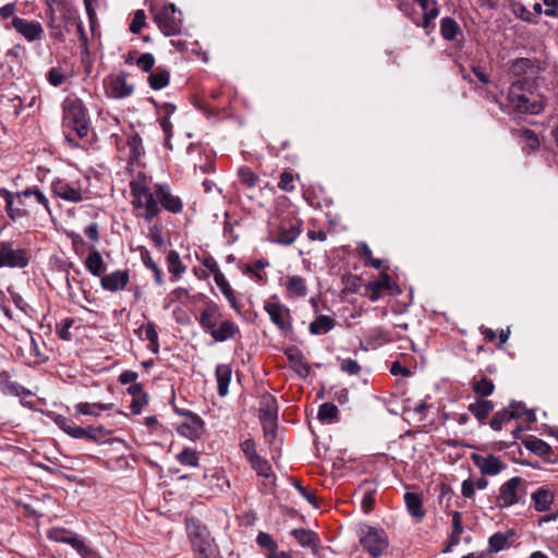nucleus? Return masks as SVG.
Segmentation results:
<instances>
[{
  "instance_id": "nucleus-1",
  "label": "nucleus",
  "mask_w": 558,
  "mask_h": 558,
  "mask_svg": "<svg viewBox=\"0 0 558 558\" xmlns=\"http://www.w3.org/2000/svg\"><path fill=\"white\" fill-rule=\"evenodd\" d=\"M196 298L204 301V307L195 316V319L202 330L210 336L215 342H226L241 336L239 325L230 317L225 318L218 303L202 293L194 296V299Z\"/></svg>"
},
{
  "instance_id": "nucleus-2",
  "label": "nucleus",
  "mask_w": 558,
  "mask_h": 558,
  "mask_svg": "<svg viewBox=\"0 0 558 558\" xmlns=\"http://www.w3.org/2000/svg\"><path fill=\"white\" fill-rule=\"evenodd\" d=\"M500 108L508 114H538L544 105L532 80L517 78L509 86L506 102H500Z\"/></svg>"
},
{
  "instance_id": "nucleus-3",
  "label": "nucleus",
  "mask_w": 558,
  "mask_h": 558,
  "mask_svg": "<svg viewBox=\"0 0 558 558\" xmlns=\"http://www.w3.org/2000/svg\"><path fill=\"white\" fill-rule=\"evenodd\" d=\"M186 532L195 558H222L208 527L198 519H186Z\"/></svg>"
},
{
  "instance_id": "nucleus-4",
  "label": "nucleus",
  "mask_w": 558,
  "mask_h": 558,
  "mask_svg": "<svg viewBox=\"0 0 558 558\" xmlns=\"http://www.w3.org/2000/svg\"><path fill=\"white\" fill-rule=\"evenodd\" d=\"M526 495L527 482L520 476H513L500 485L495 502L500 509L510 508L524 504Z\"/></svg>"
},
{
  "instance_id": "nucleus-5",
  "label": "nucleus",
  "mask_w": 558,
  "mask_h": 558,
  "mask_svg": "<svg viewBox=\"0 0 558 558\" xmlns=\"http://www.w3.org/2000/svg\"><path fill=\"white\" fill-rule=\"evenodd\" d=\"M360 544L373 558L381 557L389 546L386 531L381 527L364 524L359 530Z\"/></svg>"
},
{
  "instance_id": "nucleus-6",
  "label": "nucleus",
  "mask_w": 558,
  "mask_h": 558,
  "mask_svg": "<svg viewBox=\"0 0 558 558\" xmlns=\"http://www.w3.org/2000/svg\"><path fill=\"white\" fill-rule=\"evenodd\" d=\"M263 307L268 314L270 322L281 335L288 336L293 331L291 310L280 301L277 294H272L266 299Z\"/></svg>"
},
{
  "instance_id": "nucleus-7",
  "label": "nucleus",
  "mask_w": 558,
  "mask_h": 558,
  "mask_svg": "<svg viewBox=\"0 0 558 558\" xmlns=\"http://www.w3.org/2000/svg\"><path fill=\"white\" fill-rule=\"evenodd\" d=\"M279 405L275 396L264 392L259 397L258 417L266 438H274L278 422Z\"/></svg>"
},
{
  "instance_id": "nucleus-8",
  "label": "nucleus",
  "mask_w": 558,
  "mask_h": 558,
  "mask_svg": "<svg viewBox=\"0 0 558 558\" xmlns=\"http://www.w3.org/2000/svg\"><path fill=\"white\" fill-rule=\"evenodd\" d=\"M173 3L163 5L155 12L154 20L166 36H174L181 33L182 17Z\"/></svg>"
},
{
  "instance_id": "nucleus-9",
  "label": "nucleus",
  "mask_w": 558,
  "mask_h": 558,
  "mask_svg": "<svg viewBox=\"0 0 558 558\" xmlns=\"http://www.w3.org/2000/svg\"><path fill=\"white\" fill-rule=\"evenodd\" d=\"M72 131L86 144L92 143L95 133L90 128V119L81 99L72 100Z\"/></svg>"
},
{
  "instance_id": "nucleus-10",
  "label": "nucleus",
  "mask_w": 558,
  "mask_h": 558,
  "mask_svg": "<svg viewBox=\"0 0 558 558\" xmlns=\"http://www.w3.org/2000/svg\"><path fill=\"white\" fill-rule=\"evenodd\" d=\"M302 221L295 217H283L275 233V242L291 245L301 233Z\"/></svg>"
},
{
  "instance_id": "nucleus-11",
  "label": "nucleus",
  "mask_w": 558,
  "mask_h": 558,
  "mask_svg": "<svg viewBox=\"0 0 558 558\" xmlns=\"http://www.w3.org/2000/svg\"><path fill=\"white\" fill-rule=\"evenodd\" d=\"M128 74L121 72L117 75H109L104 81L106 95L113 99H122L131 96L134 87L126 82Z\"/></svg>"
},
{
  "instance_id": "nucleus-12",
  "label": "nucleus",
  "mask_w": 558,
  "mask_h": 558,
  "mask_svg": "<svg viewBox=\"0 0 558 558\" xmlns=\"http://www.w3.org/2000/svg\"><path fill=\"white\" fill-rule=\"evenodd\" d=\"M28 264L27 251L14 250L9 242H0V268H24Z\"/></svg>"
},
{
  "instance_id": "nucleus-13",
  "label": "nucleus",
  "mask_w": 558,
  "mask_h": 558,
  "mask_svg": "<svg viewBox=\"0 0 558 558\" xmlns=\"http://www.w3.org/2000/svg\"><path fill=\"white\" fill-rule=\"evenodd\" d=\"M471 460L484 476H496L507 469V464L495 454L482 456L472 453Z\"/></svg>"
},
{
  "instance_id": "nucleus-14",
  "label": "nucleus",
  "mask_w": 558,
  "mask_h": 558,
  "mask_svg": "<svg viewBox=\"0 0 558 558\" xmlns=\"http://www.w3.org/2000/svg\"><path fill=\"white\" fill-rule=\"evenodd\" d=\"M366 290L372 302L378 301L381 298L383 291H388L391 295H397L401 292L400 288L386 271H383L377 280L368 282Z\"/></svg>"
},
{
  "instance_id": "nucleus-15",
  "label": "nucleus",
  "mask_w": 558,
  "mask_h": 558,
  "mask_svg": "<svg viewBox=\"0 0 558 558\" xmlns=\"http://www.w3.org/2000/svg\"><path fill=\"white\" fill-rule=\"evenodd\" d=\"M177 432L192 441L198 440L205 432V422L198 414L192 413L177 426Z\"/></svg>"
},
{
  "instance_id": "nucleus-16",
  "label": "nucleus",
  "mask_w": 558,
  "mask_h": 558,
  "mask_svg": "<svg viewBox=\"0 0 558 558\" xmlns=\"http://www.w3.org/2000/svg\"><path fill=\"white\" fill-rule=\"evenodd\" d=\"M158 204L159 201L157 197V184L155 185L154 191H149L143 195V198L133 201L134 208H144L145 211L143 214V218L147 222L153 221V219L160 214L161 207Z\"/></svg>"
},
{
  "instance_id": "nucleus-17",
  "label": "nucleus",
  "mask_w": 558,
  "mask_h": 558,
  "mask_svg": "<svg viewBox=\"0 0 558 558\" xmlns=\"http://www.w3.org/2000/svg\"><path fill=\"white\" fill-rule=\"evenodd\" d=\"M283 353L288 359L289 367L301 378H306L310 375L311 366L298 347H288L284 349Z\"/></svg>"
},
{
  "instance_id": "nucleus-18",
  "label": "nucleus",
  "mask_w": 558,
  "mask_h": 558,
  "mask_svg": "<svg viewBox=\"0 0 558 558\" xmlns=\"http://www.w3.org/2000/svg\"><path fill=\"white\" fill-rule=\"evenodd\" d=\"M522 444L526 449L541 457L544 461L548 463L557 462V456L555 454L553 448L543 439L530 435L522 440Z\"/></svg>"
},
{
  "instance_id": "nucleus-19",
  "label": "nucleus",
  "mask_w": 558,
  "mask_h": 558,
  "mask_svg": "<svg viewBox=\"0 0 558 558\" xmlns=\"http://www.w3.org/2000/svg\"><path fill=\"white\" fill-rule=\"evenodd\" d=\"M157 197L160 206L171 214H180L183 210L182 199L173 195L167 184H157Z\"/></svg>"
},
{
  "instance_id": "nucleus-20",
  "label": "nucleus",
  "mask_w": 558,
  "mask_h": 558,
  "mask_svg": "<svg viewBox=\"0 0 558 558\" xmlns=\"http://www.w3.org/2000/svg\"><path fill=\"white\" fill-rule=\"evenodd\" d=\"M111 432L105 426L72 427V438L88 439L95 442H105Z\"/></svg>"
},
{
  "instance_id": "nucleus-21",
  "label": "nucleus",
  "mask_w": 558,
  "mask_h": 558,
  "mask_svg": "<svg viewBox=\"0 0 558 558\" xmlns=\"http://www.w3.org/2000/svg\"><path fill=\"white\" fill-rule=\"evenodd\" d=\"M12 26L28 41L39 39L43 34V27L40 23L36 21H27L21 17H13Z\"/></svg>"
},
{
  "instance_id": "nucleus-22",
  "label": "nucleus",
  "mask_w": 558,
  "mask_h": 558,
  "mask_svg": "<svg viewBox=\"0 0 558 558\" xmlns=\"http://www.w3.org/2000/svg\"><path fill=\"white\" fill-rule=\"evenodd\" d=\"M130 281L129 270H114L101 277L100 283L104 290L116 292L123 290Z\"/></svg>"
},
{
  "instance_id": "nucleus-23",
  "label": "nucleus",
  "mask_w": 558,
  "mask_h": 558,
  "mask_svg": "<svg viewBox=\"0 0 558 558\" xmlns=\"http://www.w3.org/2000/svg\"><path fill=\"white\" fill-rule=\"evenodd\" d=\"M532 506L536 512H546L555 500V493L548 486L538 487L531 494Z\"/></svg>"
},
{
  "instance_id": "nucleus-24",
  "label": "nucleus",
  "mask_w": 558,
  "mask_h": 558,
  "mask_svg": "<svg viewBox=\"0 0 558 558\" xmlns=\"http://www.w3.org/2000/svg\"><path fill=\"white\" fill-rule=\"evenodd\" d=\"M0 197H3L5 211L12 220H17L28 215L27 210L24 208L25 203L21 205L16 199V195L12 192L7 189H0Z\"/></svg>"
},
{
  "instance_id": "nucleus-25",
  "label": "nucleus",
  "mask_w": 558,
  "mask_h": 558,
  "mask_svg": "<svg viewBox=\"0 0 558 558\" xmlns=\"http://www.w3.org/2000/svg\"><path fill=\"white\" fill-rule=\"evenodd\" d=\"M269 265L270 263L267 259L260 258L252 263L245 264L241 268V271L243 275L253 279L256 283L265 284L267 282V275L265 272H260V270L265 269L266 267H269Z\"/></svg>"
},
{
  "instance_id": "nucleus-26",
  "label": "nucleus",
  "mask_w": 558,
  "mask_h": 558,
  "mask_svg": "<svg viewBox=\"0 0 558 558\" xmlns=\"http://www.w3.org/2000/svg\"><path fill=\"white\" fill-rule=\"evenodd\" d=\"M290 535L298 542V544L305 548L316 550L319 547L320 541L316 532L303 527L293 529Z\"/></svg>"
},
{
  "instance_id": "nucleus-27",
  "label": "nucleus",
  "mask_w": 558,
  "mask_h": 558,
  "mask_svg": "<svg viewBox=\"0 0 558 558\" xmlns=\"http://www.w3.org/2000/svg\"><path fill=\"white\" fill-rule=\"evenodd\" d=\"M495 404L493 401L482 398H476L474 402L468 405L469 412L478 421L480 424H485L489 414L493 412Z\"/></svg>"
},
{
  "instance_id": "nucleus-28",
  "label": "nucleus",
  "mask_w": 558,
  "mask_h": 558,
  "mask_svg": "<svg viewBox=\"0 0 558 558\" xmlns=\"http://www.w3.org/2000/svg\"><path fill=\"white\" fill-rule=\"evenodd\" d=\"M408 512L417 521L423 520L426 511L423 508L422 496L417 493L407 492L403 496Z\"/></svg>"
},
{
  "instance_id": "nucleus-29",
  "label": "nucleus",
  "mask_w": 558,
  "mask_h": 558,
  "mask_svg": "<svg viewBox=\"0 0 558 558\" xmlns=\"http://www.w3.org/2000/svg\"><path fill=\"white\" fill-rule=\"evenodd\" d=\"M232 368L229 364H218L215 369L217 380V392L220 397L229 393V384L231 381Z\"/></svg>"
},
{
  "instance_id": "nucleus-30",
  "label": "nucleus",
  "mask_w": 558,
  "mask_h": 558,
  "mask_svg": "<svg viewBox=\"0 0 558 558\" xmlns=\"http://www.w3.org/2000/svg\"><path fill=\"white\" fill-rule=\"evenodd\" d=\"M72 549H74L82 558H101L99 553L92 545L90 541L80 534L72 533Z\"/></svg>"
},
{
  "instance_id": "nucleus-31",
  "label": "nucleus",
  "mask_w": 558,
  "mask_h": 558,
  "mask_svg": "<svg viewBox=\"0 0 558 558\" xmlns=\"http://www.w3.org/2000/svg\"><path fill=\"white\" fill-rule=\"evenodd\" d=\"M538 70L539 68L535 65V62L529 58H518L510 65V73L518 78H527L529 73L537 74Z\"/></svg>"
},
{
  "instance_id": "nucleus-32",
  "label": "nucleus",
  "mask_w": 558,
  "mask_h": 558,
  "mask_svg": "<svg viewBox=\"0 0 558 558\" xmlns=\"http://www.w3.org/2000/svg\"><path fill=\"white\" fill-rule=\"evenodd\" d=\"M451 522H452V531L448 538V544L446 548L444 549L445 553H449L452 547L459 545L461 541V535L464 531L463 523H462V513L460 511H452L451 512Z\"/></svg>"
},
{
  "instance_id": "nucleus-33",
  "label": "nucleus",
  "mask_w": 558,
  "mask_h": 558,
  "mask_svg": "<svg viewBox=\"0 0 558 558\" xmlns=\"http://www.w3.org/2000/svg\"><path fill=\"white\" fill-rule=\"evenodd\" d=\"M215 283L219 288L220 292L223 294V296L229 302L230 306L236 312L241 313V305L236 299L235 291L230 286L229 281L226 279L225 275L221 274L219 276H216L214 279Z\"/></svg>"
},
{
  "instance_id": "nucleus-34",
  "label": "nucleus",
  "mask_w": 558,
  "mask_h": 558,
  "mask_svg": "<svg viewBox=\"0 0 558 558\" xmlns=\"http://www.w3.org/2000/svg\"><path fill=\"white\" fill-rule=\"evenodd\" d=\"M513 420L523 418V423L531 426L536 421L535 412L529 410L523 402L512 401L507 407Z\"/></svg>"
},
{
  "instance_id": "nucleus-35",
  "label": "nucleus",
  "mask_w": 558,
  "mask_h": 558,
  "mask_svg": "<svg viewBox=\"0 0 558 558\" xmlns=\"http://www.w3.org/2000/svg\"><path fill=\"white\" fill-rule=\"evenodd\" d=\"M284 286L289 298H304L307 294L306 281L300 276L288 277Z\"/></svg>"
},
{
  "instance_id": "nucleus-36",
  "label": "nucleus",
  "mask_w": 558,
  "mask_h": 558,
  "mask_svg": "<svg viewBox=\"0 0 558 558\" xmlns=\"http://www.w3.org/2000/svg\"><path fill=\"white\" fill-rule=\"evenodd\" d=\"M84 264H85L86 269L93 276H96V277L101 276L107 268L106 263L104 262L100 253L96 250V247H92V251L89 252L88 256L86 257Z\"/></svg>"
},
{
  "instance_id": "nucleus-37",
  "label": "nucleus",
  "mask_w": 558,
  "mask_h": 558,
  "mask_svg": "<svg viewBox=\"0 0 558 558\" xmlns=\"http://www.w3.org/2000/svg\"><path fill=\"white\" fill-rule=\"evenodd\" d=\"M147 81L151 89L160 90L169 85L170 72L166 68L158 66L150 72Z\"/></svg>"
},
{
  "instance_id": "nucleus-38",
  "label": "nucleus",
  "mask_w": 558,
  "mask_h": 558,
  "mask_svg": "<svg viewBox=\"0 0 558 558\" xmlns=\"http://www.w3.org/2000/svg\"><path fill=\"white\" fill-rule=\"evenodd\" d=\"M440 35L447 41L456 40L458 35H462L461 27L454 19L445 16L440 21Z\"/></svg>"
},
{
  "instance_id": "nucleus-39",
  "label": "nucleus",
  "mask_w": 558,
  "mask_h": 558,
  "mask_svg": "<svg viewBox=\"0 0 558 558\" xmlns=\"http://www.w3.org/2000/svg\"><path fill=\"white\" fill-rule=\"evenodd\" d=\"M471 387L477 398L485 399L494 393L495 385L492 379L487 377L474 376L471 381Z\"/></svg>"
},
{
  "instance_id": "nucleus-40",
  "label": "nucleus",
  "mask_w": 558,
  "mask_h": 558,
  "mask_svg": "<svg viewBox=\"0 0 558 558\" xmlns=\"http://www.w3.org/2000/svg\"><path fill=\"white\" fill-rule=\"evenodd\" d=\"M336 326V320L328 315H318L310 324V332L312 335H325Z\"/></svg>"
},
{
  "instance_id": "nucleus-41",
  "label": "nucleus",
  "mask_w": 558,
  "mask_h": 558,
  "mask_svg": "<svg viewBox=\"0 0 558 558\" xmlns=\"http://www.w3.org/2000/svg\"><path fill=\"white\" fill-rule=\"evenodd\" d=\"M77 414L83 415H99L101 411L112 410L113 403L101 402H80L75 405Z\"/></svg>"
},
{
  "instance_id": "nucleus-42",
  "label": "nucleus",
  "mask_w": 558,
  "mask_h": 558,
  "mask_svg": "<svg viewBox=\"0 0 558 558\" xmlns=\"http://www.w3.org/2000/svg\"><path fill=\"white\" fill-rule=\"evenodd\" d=\"M168 270L172 276V280H178L186 270V266L182 264L180 254L171 250L167 255Z\"/></svg>"
},
{
  "instance_id": "nucleus-43",
  "label": "nucleus",
  "mask_w": 558,
  "mask_h": 558,
  "mask_svg": "<svg viewBox=\"0 0 558 558\" xmlns=\"http://www.w3.org/2000/svg\"><path fill=\"white\" fill-rule=\"evenodd\" d=\"M317 417L324 424H332L339 420V410L333 403L325 402L319 407Z\"/></svg>"
},
{
  "instance_id": "nucleus-44",
  "label": "nucleus",
  "mask_w": 558,
  "mask_h": 558,
  "mask_svg": "<svg viewBox=\"0 0 558 558\" xmlns=\"http://www.w3.org/2000/svg\"><path fill=\"white\" fill-rule=\"evenodd\" d=\"M126 145L130 149L129 162L134 163L138 161L144 153L142 137L137 133H133L128 137Z\"/></svg>"
},
{
  "instance_id": "nucleus-45",
  "label": "nucleus",
  "mask_w": 558,
  "mask_h": 558,
  "mask_svg": "<svg viewBox=\"0 0 558 558\" xmlns=\"http://www.w3.org/2000/svg\"><path fill=\"white\" fill-rule=\"evenodd\" d=\"M252 469L257 473L258 476L269 478H276V475L272 472L271 464L263 457H257L253 461L250 462Z\"/></svg>"
},
{
  "instance_id": "nucleus-46",
  "label": "nucleus",
  "mask_w": 558,
  "mask_h": 558,
  "mask_svg": "<svg viewBox=\"0 0 558 558\" xmlns=\"http://www.w3.org/2000/svg\"><path fill=\"white\" fill-rule=\"evenodd\" d=\"M512 420L513 417L506 407L495 412L488 424L493 430L499 432L502 429L505 424L511 422Z\"/></svg>"
},
{
  "instance_id": "nucleus-47",
  "label": "nucleus",
  "mask_w": 558,
  "mask_h": 558,
  "mask_svg": "<svg viewBox=\"0 0 558 558\" xmlns=\"http://www.w3.org/2000/svg\"><path fill=\"white\" fill-rule=\"evenodd\" d=\"M509 535L497 532L488 538L487 551L490 554L498 553L508 546Z\"/></svg>"
},
{
  "instance_id": "nucleus-48",
  "label": "nucleus",
  "mask_w": 558,
  "mask_h": 558,
  "mask_svg": "<svg viewBox=\"0 0 558 558\" xmlns=\"http://www.w3.org/2000/svg\"><path fill=\"white\" fill-rule=\"evenodd\" d=\"M77 32L80 33L81 35V44H80V48H81V54H82V63L84 65V69H85V72L86 74H89L90 73V70H92V61H90V58H89V51H88V46H87V37L86 35L84 34L83 32V26L82 24H78L77 25Z\"/></svg>"
},
{
  "instance_id": "nucleus-49",
  "label": "nucleus",
  "mask_w": 558,
  "mask_h": 558,
  "mask_svg": "<svg viewBox=\"0 0 558 558\" xmlns=\"http://www.w3.org/2000/svg\"><path fill=\"white\" fill-rule=\"evenodd\" d=\"M238 175L240 182L250 189L255 187L259 181L258 175L247 166L240 167L238 170Z\"/></svg>"
},
{
  "instance_id": "nucleus-50",
  "label": "nucleus",
  "mask_w": 558,
  "mask_h": 558,
  "mask_svg": "<svg viewBox=\"0 0 558 558\" xmlns=\"http://www.w3.org/2000/svg\"><path fill=\"white\" fill-rule=\"evenodd\" d=\"M177 460L182 465L197 466L199 458L196 450H193L191 448H184L181 452L177 454Z\"/></svg>"
},
{
  "instance_id": "nucleus-51",
  "label": "nucleus",
  "mask_w": 558,
  "mask_h": 558,
  "mask_svg": "<svg viewBox=\"0 0 558 558\" xmlns=\"http://www.w3.org/2000/svg\"><path fill=\"white\" fill-rule=\"evenodd\" d=\"M142 259L145 267L154 272L155 282L158 286H161L163 283V272L161 268L153 260L147 251L145 253H142Z\"/></svg>"
},
{
  "instance_id": "nucleus-52",
  "label": "nucleus",
  "mask_w": 558,
  "mask_h": 558,
  "mask_svg": "<svg viewBox=\"0 0 558 558\" xmlns=\"http://www.w3.org/2000/svg\"><path fill=\"white\" fill-rule=\"evenodd\" d=\"M35 196L36 201L44 205L45 208L47 210H49V207H48V199L47 197L38 190V189H27L23 192H20L16 194V199L17 202L23 205L24 204V199L29 197V196Z\"/></svg>"
},
{
  "instance_id": "nucleus-53",
  "label": "nucleus",
  "mask_w": 558,
  "mask_h": 558,
  "mask_svg": "<svg viewBox=\"0 0 558 558\" xmlns=\"http://www.w3.org/2000/svg\"><path fill=\"white\" fill-rule=\"evenodd\" d=\"M278 187L284 192H293L295 190L294 174L292 173L291 170H284L280 174Z\"/></svg>"
},
{
  "instance_id": "nucleus-54",
  "label": "nucleus",
  "mask_w": 558,
  "mask_h": 558,
  "mask_svg": "<svg viewBox=\"0 0 558 558\" xmlns=\"http://www.w3.org/2000/svg\"><path fill=\"white\" fill-rule=\"evenodd\" d=\"M375 496H376L375 488H367L364 490V494H363V497L361 500V507L365 513H369L374 510Z\"/></svg>"
},
{
  "instance_id": "nucleus-55",
  "label": "nucleus",
  "mask_w": 558,
  "mask_h": 558,
  "mask_svg": "<svg viewBox=\"0 0 558 558\" xmlns=\"http://www.w3.org/2000/svg\"><path fill=\"white\" fill-rule=\"evenodd\" d=\"M146 25V14L144 10H136L133 20L130 24V32L133 34H140L142 28Z\"/></svg>"
},
{
  "instance_id": "nucleus-56",
  "label": "nucleus",
  "mask_w": 558,
  "mask_h": 558,
  "mask_svg": "<svg viewBox=\"0 0 558 558\" xmlns=\"http://www.w3.org/2000/svg\"><path fill=\"white\" fill-rule=\"evenodd\" d=\"M92 247L95 245H88L80 234L72 232V248L76 255L82 256L86 251L90 252Z\"/></svg>"
},
{
  "instance_id": "nucleus-57",
  "label": "nucleus",
  "mask_w": 558,
  "mask_h": 558,
  "mask_svg": "<svg viewBox=\"0 0 558 558\" xmlns=\"http://www.w3.org/2000/svg\"><path fill=\"white\" fill-rule=\"evenodd\" d=\"M240 447L248 462L259 457V454L256 452V442L254 439H245L241 442Z\"/></svg>"
},
{
  "instance_id": "nucleus-58",
  "label": "nucleus",
  "mask_w": 558,
  "mask_h": 558,
  "mask_svg": "<svg viewBox=\"0 0 558 558\" xmlns=\"http://www.w3.org/2000/svg\"><path fill=\"white\" fill-rule=\"evenodd\" d=\"M0 390L4 395H11V396H21V395L26 393V390L24 387H22L21 385L16 384V383H11V381H1Z\"/></svg>"
},
{
  "instance_id": "nucleus-59",
  "label": "nucleus",
  "mask_w": 558,
  "mask_h": 558,
  "mask_svg": "<svg viewBox=\"0 0 558 558\" xmlns=\"http://www.w3.org/2000/svg\"><path fill=\"white\" fill-rule=\"evenodd\" d=\"M130 190L131 194L133 196V201H137L138 198H143V195L151 191L149 187L146 186L144 182H141L140 180H133L130 182Z\"/></svg>"
},
{
  "instance_id": "nucleus-60",
  "label": "nucleus",
  "mask_w": 558,
  "mask_h": 558,
  "mask_svg": "<svg viewBox=\"0 0 558 558\" xmlns=\"http://www.w3.org/2000/svg\"><path fill=\"white\" fill-rule=\"evenodd\" d=\"M136 64L143 72H151L155 65V57L149 52H145L138 57Z\"/></svg>"
},
{
  "instance_id": "nucleus-61",
  "label": "nucleus",
  "mask_w": 558,
  "mask_h": 558,
  "mask_svg": "<svg viewBox=\"0 0 558 558\" xmlns=\"http://www.w3.org/2000/svg\"><path fill=\"white\" fill-rule=\"evenodd\" d=\"M256 544L264 549H274L278 547L277 542L266 532H259L257 534Z\"/></svg>"
},
{
  "instance_id": "nucleus-62",
  "label": "nucleus",
  "mask_w": 558,
  "mask_h": 558,
  "mask_svg": "<svg viewBox=\"0 0 558 558\" xmlns=\"http://www.w3.org/2000/svg\"><path fill=\"white\" fill-rule=\"evenodd\" d=\"M52 192L65 201H70V185L68 183L58 181L52 184Z\"/></svg>"
},
{
  "instance_id": "nucleus-63",
  "label": "nucleus",
  "mask_w": 558,
  "mask_h": 558,
  "mask_svg": "<svg viewBox=\"0 0 558 558\" xmlns=\"http://www.w3.org/2000/svg\"><path fill=\"white\" fill-rule=\"evenodd\" d=\"M340 368L342 372H345L349 375H357L361 371L359 363L352 359L342 360Z\"/></svg>"
},
{
  "instance_id": "nucleus-64",
  "label": "nucleus",
  "mask_w": 558,
  "mask_h": 558,
  "mask_svg": "<svg viewBox=\"0 0 558 558\" xmlns=\"http://www.w3.org/2000/svg\"><path fill=\"white\" fill-rule=\"evenodd\" d=\"M86 238L93 242L97 243L99 242L100 235H99V227L98 223L93 221L88 226H86L83 230Z\"/></svg>"
}]
</instances>
